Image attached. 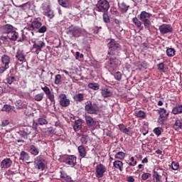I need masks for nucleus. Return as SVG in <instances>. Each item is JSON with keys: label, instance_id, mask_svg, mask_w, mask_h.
I'll return each instance as SVG.
<instances>
[{"label": "nucleus", "instance_id": "obj_1", "mask_svg": "<svg viewBox=\"0 0 182 182\" xmlns=\"http://www.w3.org/2000/svg\"><path fill=\"white\" fill-rule=\"evenodd\" d=\"M108 52L107 58L109 60L108 61V66L111 68L113 70L117 69V65H119V60L116 58V52L122 50V46L116 41L111 39L107 43Z\"/></svg>", "mask_w": 182, "mask_h": 182}, {"label": "nucleus", "instance_id": "obj_2", "mask_svg": "<svg viewBox=\"0 0 182 182\" xmlns=\"http://www.w3.org/2000/svg\"><path fill=\"white\" fill-rule=\"evenodd\" d=\"M34 163L36 164V168L40 170L41 171H43V170H45L46 168V161L41 156H37Z\"/></svg>", "mask_w": 182, "mask_h": 182}, {"label": "nucleus", "instance_id": "obj_3", "mask_svg": "<svg viewBox=\"0 0 182 182\" xmlns=\"http://www.w3.org/2000/svg\"><path fill=\"white\" fill-rule=\"evenodd\" d=\"M85 110L88 114H97V107L92 104V101L85 102Z\"/></svg>", "mask_w": 182, "mask_h": 182}, {"label": "nucleus", "instance_id": "obj_4", "mask_svg": "<svg viewBox=\"0 0 182 182\" xmlns=\"http://www.w3.org/2000/svg\"><path fill=\"white\" fill-rule=\"evenodd\" d=\"M45 42L42 41H34L32 48V51L35 52L37 55H38L39 52H41L42 49L45 48Z\"/></svg>", "mask_w": 182, "mask_h": 182}, {"label": "nucleus", "instance_id": "obj_5", "mask_svg": "<svg viewBox=\"0 0 182 182\" xmlns=\"http://www.w3.org/2000/svg\"><path fill=\"white\" fill-rule=\"evenodd\" d=\"M105 173H106V167L105 165L102 164L97 165L95 168V176L97 178H102V177L105 176Z\"/></svg>", "mask_w": 182, "mask_h": 182}, {"label": "nucleus", "instance_id": "obj_6", "mask_svg": "<svg viewBox=\"0 0 182 182\" xmlns=\"http://www.w3.org/2000/svg\"><path fill=\"white\" fill-rule=\"evenodd\" d=\"M163 169H154L153 170V181L154 182H163V176L161 175Z\"/></svg>", "mask_w": 182, "mask_h": 182}, {"label": "nucleus", "instance_id": "obj_7", "mask_svg": "<svg viewBox=\"0 0 182 182\" xmlns=\"http://www.w3.org/2000/svg\"><path fill=\"white\" fill-rule=\"evenodd\" d=\"M76 160L77 158L75 155H70L65 158L64 163H65V164H68V166H71V167H75L77 163Z\"/></svg>", "mask_w": 182, "mask_h": 182}, {"label": "nucleus", "instance_id": "obj_8", "mask_svg": "<svg viewBox=\"0 0 182 182\" xmlns=\"http://www.w3.org/2000/svg\"><path fill=\"white\" fill-rule=\"evenodd\" d=\"M98 8L100 11H109V8H110V4L107 0H100L98 1Z\"/></svg>", "mask_w": 182, "mask_h": 182}, {"label": "nucleus", "instance_id": "obj_9", "mask_svg": "<svg viewBox=\"0 0 182 182\" xmlns=\"http://www.w3.org/2000/svg\"><path fill=\"white\" fill-rule=\"evenodd\" d=\"M60 100V105L63 107H68L69 105H70V100L68 99L66 95L65 94H60L59 96Z\"/></svg>", "mask_w": 182, "mask_h": 182}, {"label": "nucleus", "instance_id": "obj_10", "mask_svg": "<svg viewBox=\"0 0 182 182\" xmlns=\"http://www.w3.org/2000/svg\"><path fill=\"white\" fill-rule=\"evenodd\" d=\"M159 31L162 35H166V33L173 32V28L168 24H162L159 26Z\"/></svg>", "mask_w": 182, "mask_h": 182}, {"label": "nucleus", "instance_id": "obj_11", "mask_svg": "<svg viewBox=\"0 0 182 182\" xmlns=\"http://www.w3.org/2000/svg\"><path fill=\"white\" fill-rule=\"evenodd\" d=\"M85 124L88 127H95L97 123L96 122V120H95L90 115H86L85 116Z\"/></svg>", "mask_w": 182, "mask_h": 182}, {"label": "nucleus", "instance_id": "obj_12", "mask_svg": "<svg viewBox=\"0 0 182 182\" xmlns=\"http://www.w3.org/2000/svg\"><path fill=\"white\" fill-rule=\"evenodd\" d=\"M150 16H151V14L146 11H142L139 16V19L141 22H144V23H149Z\"/></svg>", "mask_w": 182, "mask_h": 182}, {"label": "nucleus", "instance_id": "obj_13", "mask_svg": "<svg viewBox=\"0 0 182 182\" xmlns=\"http://www.w3.org/2000/svg\"><path fill=\"white\" fill-rule=\"evenodd\" d=\"M101 96L106 99L107 97H112L113 96V91L109 87L101 89Z\"/></svg>", "mask_w": 182, "mask_h": 182}, {"label": "nucleus", "instance_id": "obj_14", "mask_svg": "<svg viewBox=\"0 0 182 182\" xmlns=\"http://www.w3.org/2000/svg\"><path fill=\"white\" fill-rule=\"evenodd\" d=\"M11 166H12V161L10 159V158H5L0 164V167L1 168H9Z\"/></svg>", "mask_w": 182, "mask_h": 182}, {"label": "nucleus", "instance_id": "obj_15", "mask_svg": "<svg viewBox=\"0 0 182 182\" xmlns=\"http://www.w3.org/2000/svg\"><path fill=\"white\" fill-rule=\"evenodd\" d=\"M69 32H71L73 36L75 38H78V36H80V33H82V29L71 26L69 28Z\"/></svg>", "mask_w": 182, "mask_h": 182}, {"label": "nucleus", "instance_id": "obj_16", "mask_svg": "<svg viewBox=\"0 0 182 182\" xmlns=\"http://www.w3.org/2000/svg\"><path fill=\"white\" fill-rule=\"evenodd\" d=\"M43 9L44 11L45 16H48L49 19H52V18L55 16V14L53 13V11L50 9V7L49 6H43Z\"/></svg>", "mask_w": 182, "mask_h": 182}, {"label": "nucleus", "instance_id": "obj_17", "mask_svg": "<svg viewBox=\"0 0 182 182\" xmlns=\"http://www.w3.org/2000/svg\"><path fill=\"white\" fill-rule=\"evenodd\" d=\"M118 6L122 14H126L129 11V8H130V6L126 4L124 1L118 2Z\"/></svg>", "mask_w": 182, "mask_h": 182}, {"label": "nucleus", "instance_id": "obj_18", "mask_svg": "<svg viewBox=\"0 0 182 182\" xmlns=\"http://www.w3.org/2000/svg\"><path fill=\"white\" fill-rule=\"evenodd\" d=\"M2 31L4 33H6L8 35L9 33H11V32L15 31V28H14L11 24H6L2 27Z\"/></svg>", "mask_w": 182, "mask_h": 182}, {"label": "nucleus", "instance_id": "obj_19", "mask_svg": "<svg viewBox=\"0 0 182 182\" xmlns=\"http://www.w3.org/2000/svg\"><path fill=\"white\" fill-rule=\"evenodd\" d=\"M1 62L4 65L5 68L9 69V63H11V58L6 55H4L1 57Z\"/></svg>", "mask_w": 182, "mask_h": 182}, {"label": "nucleus", "instance_id": "obj_20", "mask_svg": "<svg viewBox=\"0 0 182 182\" xmlns=\"http://www.w3.org/2000/svg\"><path fill=\"white\" fill-rule=\"evenodd\" d=\"M82 119H77L74 122L73 124V129L75 132H79L80 129H82Z\"/></svg>", "mask_w": 182, "mask_h": 182}, {"label": "nucleus", "instance_id": "obj_21", "mask_svg": "<svg viewBox=\"0 0 182 182\" xmlns=\"http://www.w3.org/2000/svg\"><path fill=\"white\" fill-rule=\"evenodd\" d=\"M29 159H31V156H29V154H28V152L22 151L20 153L19 160H22V161H26V163H28V161H29Z\"/></svg>", "mask_w": 182, "mask_h": 182}, {"label": "nucleus", "instance_id": "obj_22", "mask_svg": "<svg viewBox=\"0 0 182 182\" xmlns=\"http://www.w3.org/2000/svg\"><path fill=\"white\" fill-rule=\"evenodd\" d=\"M78 153L80 157H82L84 159V157H86V154H87V152L86 151V148L83 145H80L77 147Z\"/></svg>", "mask_w": 182, "mask_h": 182}, {"label": "nucleus", "instance_id": "obj_23", "mask_svg": "<svg viewBox=\"0 0 182 182\" xmlns=\"http://www.w3.org/2000/svg\"><path fill=\"white\" fill-rule=\"evenodd\" d=\"M18 36H19V35H18V32L15 31V30L11 31L10 33L7 34V38H9V39H10V41H16V39H18Z\"/></svg>", "mask_w": 182, "mask_h": 182}, {"label": "nucleus", "instance_id": "obj_24", "mask_svg": "<svg viewBox=\"0 0 182 182\" xmlns=\"http://www.w3.org/2000/svg\"><path fill=\"white\" fill-rule=\"evenodd\" d=\"M60 178H63V180H64V181L73 182V180H72V177H70L68 174L63 173V171H60Z\"/></svg>", "mask_w": 182, "mask_h": 182}, {"label": "nucleus", "instance_id": "obj_25", "mask_svg": "<svg viewBox=\"0 0 182 182\" xmlns=\"http://www.w3.org/2000/svg\"><path fill=\"white\" fill-rule=\"evenodd\" d=\"M158 112L160 115L159 117H161V119H166L167 116H168V112H167V110H166V109L164 108H160Z\"/></svg>", "mask_w": 182, "mask_h": 182}, {"label": "nucleus", "instance_id": "obj_26", "mask_svg": "<svg viewBox=\"0 0 182 182\" xmlns=\"http://www.w3.org/2000/svg\"><path fill=\"white\" fill-rule=\"evenodd\" d=\"M113 166L120 171H123V162L122 161H114Z\"/></svg>", "mask_w": 182, "mask_h": 182}, {"label": "nucleus", "instance_id": "obj_27", "mask_svg": "<svg viewBox=\"0 0 182 182\" xmlns=\"http://www.w3.org/2000/svg\"><path fill=\"white\" fill-rule=\"evenodd\" d=\"M29 149L33 156H38L39 154V149L35 145H31Z\"/></svg>", "mask_w": 182, "mask_h": 182}, {"label": "nucleus", "instance_id": "obj_28", "mask_svg": "<svg viewBox=\"0 0 182 182\" xmlns=\"http://www.w3.org/2000/svg\"><path fill=\"white\" fill-rule=\"evenodd\" d=\"M73 99L75 102H83L85 100V95L79 93L74 95Z\"/></svg>", "mask_w": 182, "mask_h": 182}, {"label": "nucleus", "instance_id": "obj_29", "mask_svg": "<svg viewBox=\"0 0 182 182\" xmlns=\"http://www.w3.org/2000/svg\"><path fill=\"white\" fill-rule=\"evenodd\" d=\"M172 113L173 114H180V113H182V105H178L173 107Z\"/></svg>", "mask_w": 182, "mask_h": 182}, {"label": "nucleus", "instance_id": "obj_30", "mask_svg": "<svg viewBox=\"0 0 182 182\" xmlns=\"http://www.w3.org/2000/svg\"><path fill=\"white\" fill-rule=\"evenodd\" d=\"M182 128V121L179 119H176L175 124L173 125V129H175V130H179V129Z\"/></svg>", "mask_w": 182, "mask_h": 182}, {"label": "nucleus", "instance_id": "obj_31", "mask_svg": "<svg viewBox=\"0 0 182 182\" xmlns=\"http://www.w3.org/2000/svg\"><path fill=\"white\" fill-rule=\"evenodd\" d=\"M166 55L169 58H173L174 55H176V50L173 48H167L166 49Z\"/></svg>", "mask_w": 182, "mask_h": 182}, {"label": "nucleus", "instance_id": "obj_32", "mask_svg": "<svg viewBox=\"0 0 182 182\" xmlns=\"http://www.w3.org/2000/svg\"><path fill=\"white\" fill-rule=\"evenodd\" d=\"M114 157L118 159V160H123L126 157V153L119 151L115 154Z\"/></svg>", "mask_w": 182, "mask_h": 182}, {"label": "nucleus", "instance_id": "obj_33", "mask_svg": "<svg viewBox=\"0 0 182 182\" xmlns=\"http://www.w3.org/2000/svg\"><path fill=\"white\" fill-rule=\"evenodd\" d=\"M16 58L20 62H23V60H25V55L21 51L17 52V53L16 55Z\"/></svg>", "mask_w": 182, "mask_h": 182}, {"label": "nucleus", "instance_id": "obj_34", "mask_svg": "<svg viewBox=\"0 0 182 182\" xmlns=\"http://www.w3.org/2000/svg\"><path fill=\"white\" fill-rule=\"evenodd\" d=\"M58 4L63 6V8H68L70 5L69 0H58Z\"/></svg>", "mask_w": 182, "mask_h": 182}, {"label": "nucleus", "instance_id": "obj_35", "mask_svg": "<svg viewBox=\"0 0 182 182\" xmlns=\"http://www.w3.org/2000/svg\"><path fill=\"white\" fill-rule=\"evenodd\" d=\"M88 87L90 89H92V90H99V89H100L99 84H97V83L90 82L88 84Z\"/></svg>", "mask_w": 182, "mask_h": 182}, {"label": "nucleus", "instance_id": "obj_36", "mask_svg": "<svg viewBox=\"0 0 182 182\" xmlns=\"http://www.w3.org/2000/svg\"><path fill=\"white\" fill-rule=\"evenodd\" d=\"M87 137V135H81L80 141L82 143V144H87V141H89V139Z\"/></svg>", "mask_w": 182, "mask_h": 182}, {"label": "nucleus", "instance_id": "obj_37", "mask_svg": "<svg viewBox=\"0 0 182 182\" xmlns=\"http://www.w3.org/2000/svg\"><path fill=\"white\" fill-rule=\"evenodd\" d=\"M6 80L8 85H12L14 82H16V78L13 75H10L6 79Z\"/></svg>", "mask_w": 182, "mask_h": 182}, {"label": "nucleus", "instance_id": "obj_38", "mask_svg": "<svg viewBox=\"0 0 182 182\" xmlns=\"http://www.w3.org/2000/svg\"><path fill=\"white\" fill-rule=\"evenodd\" d=\"M135 116H136V117H141V119H145L146 118V112H144V111H141V110L136 111L135 112Z\"/></svg>", "mask_w": 182, "mask_h": 182}, {"label": "nucleus", "instance_id": "obj_39", "mask_svg": "<svg viewBox=\"0 0 182 182\" xmlns=\"http://www.w3.org/2000/svg\"><path fill=\"white\" fill-rule=\"evenodd\" d=\"M44 94L43 92H41L34 96V100L36 102H41L43 99Z\"/></svg>", "mask_w": 182, "mask_h": 182}, {"label": "nucleus", "instance_id": "obj_40", "mask_svg": "<svg viewBox=\"0 0 182 182\" xmlns=\"http://www.w3.org/2000/svg\"><path fill=\"white\" fill-rule=\"evenodd\" d=\"M60 82H62V75L58 74L55 75L54 83L55 85H59Z\"/></svg>", "mask_w": 182, "mask_h": 182}, {"label": "nucleus", "instance_id": "obj_41", "mask_svg": "<svg viewBox=\"0 0 182 182\" xmlns=\"http://www.w3.org/2000/svg\"><path fill=\"white\" fill-rule=\"evenodd\" d=\"M114 77L116 80H117L118 82H120V80H122V73H120L119 71H117L114 74Z\"/></svg>", "mask_w": 182, "mask_h": 182}, {"label": "nucleus", "instance_id": "obj_42", "mask_svg": "<svg viewBox=\"0 0 182 182\" xmlns=\"http://www.w3.org/2000/svg\"><path fill=\"white\" fill-rule=\"evenodd\" d=\"M46 96L48 97L49 100H50L51 103H53V106L55 107V95L52 94V92H50L47 94Z\"/></svg>", "mask_w": 182, "mask_h": 182}, {"label": "nucleus", "instance_id": "obj_43", "mask_svg": "<svg viewBox=\"0 0 182 182\" xmlns=\"http://www.w3.org/2000/svg\"><path fill=\"white\" fill-rule=\"evenodd\" d=\"M38 122L40 126H45V124H48V120H46L45 118H39Z\"/></svg>", "mask_w": 182, "mask_h": 182}, {"label": "nucleus", "instance_id": "obj_44", "mask_svg": "<svg viewBox=\"0 0 182 182\" xmlns=\"http://www.w3.org/2000/svg\"><path fill=\"white\" fill-rule=\"evenodd\" d=\"M36 23L34 24H28L26 27V29H28V31H33L34 29L38 28V26H36Z\"/></svg>", "mask_w": 182, "mask_h": 182}, {"label": "nucleus", "instance_id": "obj_45", "mask_svg": "<svg viewBox=\"0 0 182 182\" xmlns=\"http://www.w3.org/2000/svg\"><path fill=\"white\" fill-rule=\"evenodd\" d=\"M172 170H178L180 164L178 162L172 161L171 163Z\"/></svg>", "mask_w": 182, "mask_h": 182}, {"label": "nucleus", "instance_id": "obj_46", "mask_svg": "<svg viewBox=\"0 0 182 182\" xmlns=\"http://www.w3.org/2000/svg\"><path fill=\"white\" fill-rule=\"evenodd\" d=\"M150 177H151V173H144L141 175V179L144 181H146L148 178H150Z\"/></svg>", "mask_w": 182, "mask_h": 182}, {"label": "nucleus", "instance_id": "obj_47", "mask_svg": "<svg viewBox=\"0 0 182 182\" xmlns=\"http://www.w3.org/2000/svg\"><path fill=\"white\" fill-rule=\"evenodd\" d=\"M41 89L43 90V91L44 92V93H45L46 95H49V93H51L50 89H49V87H47V86L41 87Z\"/></svg>", "mask_w": 182, "mask_h": 182}, {"label": "nucleus", "instance_id": "obj_48", "mask_svg": "<svg viewBox=\"0 0 182 182\" xmlns=\"http://www.w3.org/2000/svg\"><path fill=\"white\" fill-rule=\"evenodd\" d=\"M157 69L158 70H160L161 72H164V63H161L159 64H158L157 65Z\"/></svg>", "mask_w": 182, "mask_h": 182}, {"label": "nucleus", "instance_id": "obj_49", "mask_svg": "<svg viewBox=\"0 0 182 182\" xmlns=\"http://www.w3.org/2000/svg\"><path fill=\"white\" fill-rule=\"evenodd\" d=\"M103 20L106 23H109V22H110V18H109V15H107V14L105 13L103 14Z\"/></svg>", "mask_w": 182, "mask_h": 182}, {"label": "nucleus", "instance_id": "obj_50", "mask_svg": "<svg viewBox=\"0 0 182 182\" xmlns=\"http://www.w3.org/2000/svg\"><path fill=\"white\" fill-rule=\"evenodd\" d=\"M29 134H31V132H26L25 131L20 132V135L21 136V137H23V139H25L26 137H28Z\"/></svg>", "mask_w": 182, "mask_h": 182}, {"label": "nucleus", "instance_id": "obj_51", "mask_svg": "<svg viewBox=\"0 0 182 182\" xmlns=\"http://www.w3.org/2000/svg\"><path fill=\"white\" fill-rule=\"evenodd\" d=\"M154 134L157 135L158 136L161 134V129L159 127H156L154 129Z\"/></svg>", "mask_w": 182, "mask_h": 182}, {"label": "nucleus", "instance_id": "obj_52", "mask_svg": "<svg viewBox=\"0 0 182 182\" xmlns=\"http://www.w3.org/2000/svg\"><path fill=\"white\" fill-rule=\"evenodd\" d=\"M4 112H9L11 110H12V106L9 105H5L4 106Z\"/></svg>", "mask_w": 182, "mask_h": 182}, {"label": "nucleus", "instance_id": "obj_53", "mask_svg": "<svg viewBox=\"0 0 182 182\" xmlns=\"http://www.w3.org/2000/svg\"><path fill=\"white\" fill-rule=\"evenodd\" d=\"M46 31H48V28H46V26H43L42 27H41L38 29L39 33H45V32H46Z\"/></svg>", "mask_w": 182, "mask_h": 182}, {"label": "nucleus", "instance_id": "obj_54", "mask_svg": "<svg viewBox=\"0 0 182 182\" xmlns=\"http://www.w3.org/2000/svg\"><path fill=\"white\" fill-rule=\"evenodd\" d=\"M0 41L2 43H8V38L6 36H1L0 38Z\"/></svg>", "mask_w": 182, "mask_h": 182}, {"label": "nucleus", "instance_id": "obj_55", "mask_svg": "<svg viewBox=\"0 0 182 182\" xmlns=\"http://www.w3.org/2000/svg\"><path fill=\"white\" fill-rule=\"evenodd\" d=\"M8 68L5 66L0 67V76H2V73L6 71Z\"/></svg>", "mask_w": 182, "mask_h": 182}, {"label": "nucleus", "instance_id": "obj_56", "mask_svg": "<svg viewBox=\"0 0 182 182\" xmlns=\"http://www.w3.org/2000/svg\"><path fill=\"white\" fill-rule=\"evenodd\" d=\"M28 4H29L28 3H25L22 5L18 6V8H21L23 11H26V6H28Z\"/></svg>", "mask_w": 182, "mask_h": 182}, {"label": "nucleus", "instance_id": "obj_57", "mask_svg": "<svg viewBox=\"0 0 182 182\" xmlns=\"http://www.w3.org/2000/svg\"><path fill=\"white\" fill-rule=\"evenodd\" d=\"M166 120V118H161L159 117L158 119V123L162 126V124H164V121Z\"/></svg>", "mask_w": 182, "mask_h": 182}, {"label": "nucleus", "instance_id": "obj_58", "mask_svg": "<svg viewBox=\"0 0 182 182\" xmlns=\"http://www.w3.org/2000/svg\"><path fill=\"white\" fill-rule=\"evenodd\" d=\"M8 124H9V121H8L6 119L1 122L2 127H6V126H8Z\"/></svg>", "mask_w": 182, "mask_h": 182}, {"label": "nucleus", "instance_id": "obj_59", "mask_svg": "<svg viewBox=\"0 0 182 182\" xmlns=\"http://www.w3.org/2000/svg\"><path fill=\"white\" fill-rule=\"evenodd\" d=\"M26 40V36L22 34L21 38L18 39V42H24V41Z\"/></svg>", "mask_w": 182, "mask_h": 182}, {"label": "nucleus", "instance_id": "obj_60", "mask_svg": "<svg viewBox=\"0 0 182 182\" xmlns=\"http://www.w3.org/2000/svg\"><path fill=\"white\" fill-rule=\"evenodd\" d=\"M118 127H119V130H121V132H123L124 130V129L126 128V127L123 124H119Z\"/></svg>", "mask_w": 182, "mask_h": 182}, {"label": "nucleus", "instance_id": "obj_61", "mask_svg": "<svg viewBox=\"0 0 182 182\" xmlns=\"http://www.w3.org/2000/svg\"><path fill=\"white\" fill-rule=\"evenodd\" d=\"M99 29H102V26H95V28L94 29V33H98Z\"/></svg>", "mask_w": 182, "mask_h": 182}, {"label": "nucleus", "instance_id": "obj_62", "mask_svg": "<svg viewBox=\"0 0 182 182\" xmlns=\"http://www.w3.org/2000/svg\"><path fill=\"white\" fill-rule=\"evenodd\" d=\"M127 181H128V182H134V178L133 176H130L127 178Z\"/></svg>", "mask_w": 182, "mask_h": 182}, {"label": "nucleus", "instance_id": "obj_63", "mask_svg": "<svg viewBox=\"0 0 182 182\" xmlns=\"http://www.w3.org/2000/svg\"><path fill=\"white\" fill-rule=\"evenodd\" d=\"M38 123L37 122H33V125H32V128L33 129V130H36L38 129Z\"/></svg>", "mask_w": 182, "mask_h": 182}, {"label": "nucleus", "instance_id": "obj_64", "mask_svg": "<svg viewBox=\"0 0 182 182\" xmlns=\"http://www.w3.org/2000/svg\"><path fill=\"white\" fill-rule=\"evenodd\" d=\"M115 23H122V20L119 18H114Z\"/></svg>", "mask_w": 182, "mask_h": 182}]
</instances>
